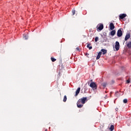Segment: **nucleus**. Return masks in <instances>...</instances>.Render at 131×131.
<instances>
[{
	"label": "nucleus",
	"mask_w": 131,
	"mask_h": 131,
	"mask_svg": "<svg viewBox=\"0 0 131 131\" xmlns=\"http://www.w3.org/2000/svg\"><path fill=\"white\" fill-rule=\"evenodd\" d=\"M90 88H92L93 91H95V90H97V89H98V85H97V84H96V83L94 82H92L90 83Z\"/></svg>",
	"instance_id": "obj_1"
},
{
	"label": "nucleus",
	"mask_w": 131,
	"mask_h": 131,
	"mask_svg": "<svg viewBox=\"0 0 131 131\" xmlns=\"http://www.w3.org/2000/svg\"><path fill=\"white\" fill-rule=\"evenodd\" d=\"M123 30V29L120 28L117 31V36L118 37H121L122 36V31Z\"/></svg>",
	"instance_id": "obj_2"
},
{
	"label": "nucleus",
	"mask_w": 131,
	"mask_h": 131,
	"mask_svg": "<svg viewBox=\"0 0 131 131\" xmlns=\"http://www.w3.org/2000/svg\"><path fill=\"white\" fill-rule=\"evenodd\" d=\"M96 28L98 31H101V30H103V29L104 28V25H103V24L98 25Z\"/></svg>",
	"instance_id": "obj_3"
},
{
	"label": "nucleus",
	"mask_w": 131,
	"mask_h": 131,
	"mask_svg": "<svg viewBox=\"0 0 131 131\" xmlns=\"http://www.w3.org/2000/svg\"><path fill=\"white\" fill-rule=\"evenodd\" d=\"M77 106L78 108H82V107H83V103H82L80 101V100L79 99L77 102Z\"/></svg>",
	"instance_id": "obj_4"
},
{
	"label": "nucleus",
	"mask_w": 131,
	"mask_h": 131,
	"mask_svg": "<svg viewBox=\"0 0 131 131\" xmlns=\"http://www.w3.org/2000/svg\"><path fill=\"white\" fill-rule=\"evenodd\" d=\"M119 47H120V45H119V42L116 41L115 48L116 51H118L119 50Z\"/></svg>",
	"instance_id": "obj_5"
},
{
	"label": "nucleus",
	"mask_w": 131,
	"mask_h": 131,
	"mask_svg": "<svg viewBox=\"0 0 131 131\" xmlns=\"http://www.w3.org/2000/svg\"><path fill=\"white\" fill-rule=\"evenodd\" d=\"M125 17H126V14H120L119 15V19L120 20V19H124Z\"/></svg>",
	"instance_id": "obj_6"
},
{
	"label": "nucleus",
	"mask_w": 131,
	"mask_h": 131,
	"mask_svg": "<svg viewBox=\"0 0 131 131\" xmlns=\"http://www.w3.org/2000/svg\"><path fill=\"white\" fill-rule=\"evenodd\" d=\"M87 99L88 98L86 97H83L82 98L80 99L79 100H80V101L81 102L82 104H85V101H86Z\"/></svg>",
	"instance_id": "obj_7"
},
{
	"label": "nucleus",
	"mask_w": 131,
	"mask_h": 131,
	"mask_svg": "<svg viewBox=\"0 0 131 131\" xmlns=\"http://www.w3.org/2000/svg\"><path fill=\"white\" fill-rule=\"evenodd\" d=\"M126 45L128 49H131V41H128V42L126 41Z\"/></svg>",
	"instance_id": "obj_8"
},
{
	"label": "nucleus",
	"mask_w": 131,
	"mask_h": 131,
	"mask_svg": "<svg viewBox=\"0 0 131 131\" xmlns=\"http://www.w3.org/2000/svg\"><path fill=\"white\" fill-rule=\"evenodd\" d=\"M80 92V88H78L76 91L75 97H77V96H78V94H79Z\"/></svg>",
	"instance_id": "obj_9"
},
{
	"label": "nucleus",
	"mask_w": 131,
	"mask_h": 131,
	"mask_svg": "<svg viewBox=\"0 0 131 131\" xmlns=\"http://www.w3.org/2000/svg\"><path fill=\"white\" fill-rule=\"evenodd\" d=\"M110 27L111 30H113L114 28H115V26H114V24L113 23H111L110 25Z\"/></svg>",
	"instance_id": "obj_10"
},
{
	"label": "nucleus",
	"mask_w": 131,
	"mask_h": 131,
	"mask_svg": "<svg viewBox=\"0 0 131 131\" xmlns=\"http://www.w3.org/2000/svg\"><path fill=\"white\" fill-rule=\"evenodd\" d=\"M101 55H102V52H99L96 57V60H99V59H100V58L101 57Z\"/></svg>",
	"instance_id": "obj_11"
},
{
	"label": "nucleus",
	"mask_w": 131,
	"mask_h": 131,
	"mask_svg": "<svg viewBox=\"0 0 131 131\" xmlns=\"http://www.w3.org/2000/svg\"><path fill=\"white\" fill-rule=\"evenodd\" d=\"M115 33H116V31H115V30H114L112 31L111 33H110V34H111L112 36H114V35H115Z\"/></svg>",
	"instance_id": "obj_12"
},
{
	"label": "nucleus",
	"mask_w": 131,
	"mask_h": 131,
	"mask_svg": "<svg viewBox=\"0 0 131 131\" xmlns=\"http://www.w3.org/2000/svg\"><path fill=\"white\" fill-rule=\"evenodd\" d=\"M130 37V34H126L125 37V41L127 40Z\"/></svg>",
	"instance_id": "obj_13"
},
{
	"label": "nucleus",
	"mask_w": 131,
	"mask_h": 131,
	"mask_svg": "<svg viewBox=\"0 0 131 131\" xmlns=\"http://www.w3.org/2000/svg\"><path fill=\"white\" fill-rule=\"evenodd\" d=\"M101 52H102L103 55L107 54V50L105 49H101Z\"/></svg>",
	"instance_id": "obj_14"
},
{
	"label": "nucleus",
	"mask_w": 131,
	"mask_h": 131,
	"mask_svg": "<svg viewBox=\"0 0 131 131\" xmlns=\"http://www.w3.org/2000/svg\"><path fill=\"white\" fill-rule=\"evenodd\" d=\"M101 85L103 86V88H106L107 86V82H104L101 84Z\"/></svg>",
	"instance_id": "obj_15"
},
{
	"label": "nucleus",
	"mask_w": 131,
	"mask_h": 131,
	"mask_svg": "<svg viewBox=\"0 0 131 131\" xmlns=\"http://www.w3.org/2000/svg\"><path fill=\"white\" fill-rule=\"evenodd\" d=\"M110 129L111 131H113L114 130V125H111Z\"/></svg>",
	"instance_id": "obj_16"
},
{
	"label": "nucleus",
	"mask_w": 131,
	"mask_h": 131,
	"mask_svg": "<svg viewBox=\"0 0 131 131\" xmlns=\"http://www.w3.org/2000/svg\"><path fill=\"white\" fill-rule=\"evenodd\" d=\"M91 46V44H88L87 48H88V49H89V50H92V49H93V47L92 46Z\"/></svg>",
	"instance_id": "obj_17"
},
{
	"label": "nucleus",
	"mask_w": 131,
	"mask_h": 131,
	"mask_svg": "<svg viewBox=\"0 0 131 131\" xmlns=\"http://www.w3.org/2000/svg\"><path fill=\"white\" fill-rule=\"evenodd\" d=\"M67 101V96L66 95L64 96L63 101V102H66Z\"/></svg>",
	"instance_id": "obj_18"
},
{
	"label": "nucleus",
	"mask_w": 131,
	"mask_h": 131,
	"mask_svg": "<svg viewBox=\"0 0 131 131\" xmlns=\"http://www.w3.org/2000/svg\"><path fill=\"white\" fill-rule=\"evenodd\" d=\"M51 61H52V62H55V61L57 60L56 59L54 58L53 57H51Z\"/></svg>",
	"instance_id": "obj_19"
},
{
	"label": "nucleus",
	"mask_w": 131,
	"mask_h": 131,
	"mask_svg": "<svg viewBox=\"0 0 131 131\" xmlns=\"http://www.w3.org/2000/svg\"><path fill=\"white\" fill-rule=\"evenodd\" d=\"M127 125L129 126V125H131V121H127Z\"/></svg>",
	"instance_id": "obj_20"
},
{
	"label": "nucleus",
	"mask_w": 131,
	"mask_h": 131,
	"mask_svg": "<svg viewBox=\"0 0 131 131\" xmlns=\"http://www.w3.org/2000/svg\"><path fill=\"white\" fill-rule=\"evenodd\" d=\"M75 12H76L75 9H73L72 11V13L73 15H75Z\"/></svg>",
	"instance_id": "obj_21"
},
{
	"label": "nucleus",
	"mask_w": 131,
	"mask_h": 131,
	"mask_svg": "<svg viewBox=\"0 0 131 131\" xmlns=\"http://www.w3.org/2000/svg\"><path fill=\"white\" fill-rule=\"evenodd\" d=\"M99 40V37H96L95 39V42H97Z\"/></svg>",
	"instance_id": "obj_22"
},
{
	"label": "nucleus",
	"mask_w": 131,
	"mask_h": 131,
	"mask_svg": "<svg viewBox=\"0 0 131 131\" xmlns=\"http://www.w3.org/2000/svg\"><path fill=\"white\" fill-rule=\"evenodd\" d=\"M123 103H124L125 104H126V103H127V99H124Z\"/></svg>",
	"instance_id": "obj_23"
},
{
	"label": "nucleus",
	"mask_w": 131,
	"mask_h": 131,
	"mask_svg": "<svg viewBox=\"0 0 131 131\" xmlns=\"http://www.w3.org/2000/svg\"><path fill=\"white\" fill-rule=\"evenodd\" d=\"M24 38L25 39H28V36H25L24 37Z\"/></svg>",
	"instance_id": "obj_24"
},
{
	"label": "nucleus",
	"mask_w": 131,
	"mask_h": 131,
	"mask_svg": "<svg viewBox=\"0 0 131 131\" xmlns=\"http://www.w3.org/2000/svg\"><path fill=\"white\" fill-rule=\"evenodd\" d=\"M129 82H130V80L128 79V80H126V83H129Z\"/></svg>",
	"instance_id": "obj_25"
},
{
	"label": "nucleus",
	"mask_w": 131,
	"mask_h": 131,
	"mask_svg": "<svg viewBox=\"0 0 131 131\" xmlns=\"http://www.w3.org/2000/svg\"><path fill=\"white\" fill-rule=\"evenodd\" d=\"M76 49L77 50V51H80L78 47L76 48Z\"/></svg>",
	"instance_id": "obj_26"
},
{
	"label": "nucleus",
	"mask_w": 131,
	"mask_h": 131,
	"mask_svg": "<svg viewBox=\"0 0 131 131\" xmlns=\"http://www.w3.org/2000/svg\"><path fill=\"white\" fill-rule=\"evenodd\" d=\"M116 111H117L118 110V108H116Z\"/></svg>",
	"instance_id": "obj_27"
},
{
	"label": "nucleus",
	"mask_w": 131,
	"mask_h": 131,
	"mask_svg": "<svg viewBox=\"0 0 131 131\" xmlns=\"http://www.w3.org/2000/svg\"><path fill=\"white\" fill-rule=\"evenodd\" d=\"M91 81H93V80H91Z\"/></svg>",
	"instance_id": "obj_28"
},
{
	"label": "nucleus",
	"mask_w": 131,
	"mask_h": 131,
	"mask_svg": "<svg viewBox=\"0 0 131 131\" xmlns=\"http://www.w3.org/2000/svg\"><path fill=\"white\" fill-rule=\"evenodd\" d=\"M45 131H47V130H45Z\"/></svg>",
	"instance_id": "obj_29"
},
{
	"label": "nucleus",
	"mask_w": 131,
	"mask_h": 131,
	"mask_svg": "<svg viewBox=\"0 0 131 131\" xmlns=\"http://www.w3.org/2000/svg\"><path fill=\"white\" fill-rule=\"evenodd\" d=\"M105 99H106V97H105Z\"/></svg>",
	"instance_id": "obj_30"
},
{
	"label": "nucleus",
	"mask_w": 131,
	"mask_h": 131,
	"mask_svg": "<svg viewBox=\"0 0 131 131\" xmlns=\"http://www.w3.org/2000/svg\"><path fill=\"white\" fill-rule=\"evenodd\" d=\"M105 99H106V97H105Z\"/></svg>",
	"instance_id": "obj_31"
}]
</instances>
